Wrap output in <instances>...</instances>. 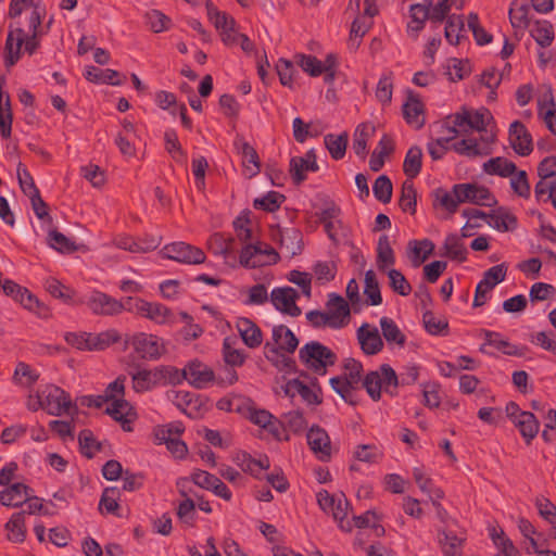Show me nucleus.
<instances>
[{"label":"nucleus","instance_id":"obj_25","mask_svg":"<svg viewBox=\"0 0 556 556\" xmlns=\"http://www.w3.org/2000/svg\"><path fill=\"white\" fill-rule=\"evenodd\" d=\"M233 462L242 471L248 472L255 478H260L262 472L270 467L269 458L266 455L255 459L245 452H238L233 457Z\"/></svg>","mask_w":556,"mask_h":556},{"label":"nucleus","instance_id":"obj_29","mask_svg":"<svg viewBox=\"0 0 556 556\" xmlns=\"http://www.w3.org/2000/svg\"><path fill=\"white\" fill-rule=\"evenodd\" d=\"M33 490L21 482L14 483L0 492V504L7 507H20L28 500Z\"/></svg>","mask_w":556,"mask_h":556},{"label":"nucleus","instance_id":"obj_13","mask_svg":"<svg viewBox=\"0 0 556 556\" xmlns=\"http://www.w3.org/2000/svg\"><path fill=\"white\" fill-rule=\"evenodd\" d=\"M495 140L494 131H485L480 139L466 138L453 144V150L467 157L485 156L492 152L491 144Z\"/></svg>","mask_w":556,"mask_h":556},{"label":"nucleus","instance_id":"obj_7","mask_svg":"<svg viewBox=\"0 0 556 556\" xmlns=\"http://www.w3.org/2000/svg\"><path fill=\"white\" fill-rule=\"evenodd\" d=\"M77 304H85L92 314L100 316H115L128 307L127 298L119 301L102 291L92 290L89 294L77 300Z\"/></svg>","mask_w":556,"mask_h":556},{"label":"nucleus","instance_id":"obj_35","mask_svg":"<svg viewBox=\"0 0 556 556\" xmlns=\"http://www.w3.org/2000/svg\"><path fill=\"white\" fill-rule=\"evenodd\" d=\"M513 424L519 430L522 439L527 444L532 442L540 430V422L535 415L531 412L519 415V418Z\"/></svg>","mask_w":556,"mask_h":556},{"label":"nucleus","instance_id":"obj_6","mask_svg":"<svg viewBox=\"0 0 556 556\" xmlns=\"http://www.w3.org/2000/svg\"><path fill=\"white\" fill-rule=\"evenodd\" d=\"M492 122L493 116L485 108H480L478 110L463 108L459 112L448 116V123H453L455 126L460 127V130L466 132L469 130H477L482 135H485V131H493L488 128Z\"/></svg>","mask_w":556,"mask_h":556},{"label":"nucleus","instance_id":"obj_58","mask_svg":"<svg viewBox=\"0 0 556 556\" xmlns=\"http://www.w3.org/2000/svg\"><path fill=\"white\" fill-rule=\"evenodd\" d=\"M465 33L464 21L460 15L447 17L445 38L451 45H458Z\"/></svg>","mask_w":556,"mask_h":556},{"label":"nucleus","instance_id":"obj_57","mask_svg":"<svg viewBox=\"0 0 556 556\" xmlns=\"http://www.w3.org/2000/svg\"><path fill=\"white\" fill-rule=\"evenodd\" d=\"M184 431L185 427L182 422L174 421L163 426L155 427L153 434L155 442L157 444H163L164 441H168L169 439L180 437V434Z\"/></svg>","mask_w":556,"mask_h":556},{"label":"nucleus","instance_id":"obj_53","mask_svg":"<svg viewBox=\"0 0 556 556\" xmlns=\"http://www.w3.org/2000/svg\"><path fill=\"white\" fill-rule=\"evenodd\" d=\"M365 286L364 294L367 298L369 305H379L382 302V296L379 288V283L374 270L369 269L365 273Z\"/></svg>","mask_w":556,"mask_h":556},{"label":"nucleus","instance_id":"obj_43","mask_svg":"<svg viewBox=\"0 0 556 556\" xmlns=\"http://www.w3.org/2000/svg\"><path fill=\"white\" fill-rule=\"evenodd\" d=\"M395 263L394 251L390 244L388 236L383 235L379 238L377 244V267L384 273Z\"/></svg>","mask_w":556,"mask_h":556},{"label":"nucleus","instance_id":"obj_31","mask_svg":"<svg viewBox=\"0 0 556 556\" xmlns=\"http://www.w3.org/2000/svg\"><path fill=\"white\" fill-rule=\"evenodd\" d=\"M431 0H422V2L409 5L410 22L407 26L409 31L418 34L424 28L426 21H431Z\"/></svg>","mask_w":556,"mask_h":556},{"label":"nucleus","instance_id":"obj_9","mask_svg":"<svg viewBox=\"0 0 556 556\" xmlns=\"http://www.w3.org/2000/svg\"><path fill=\"white\" fill-rule=\"evenodd\" d=\"M135 352L143 359L156 361L166 353L165 341L153 333L138 332L130 340Z\"/></svg>","mask_w":556,"mask_h":556},{"label":"nucleus","instance_id":"obj_1","mask_svg":"<svg viewBox=\"0 0 556 556\" xmlns=\"http://www.w3.org/2000/svg\"><path fill=\"white\" fill-rule=\"evenodd\" d=\"M27 8H30V12L27 15L28 34L21 26L10 29L8 33L4 47L7 53L5 64L8 66L14 65L20 60L23 47L24 51L31 55L40 46V39L43 35L41 23L46 16V9L40 2H35L34 0H11L8 15L11 18L20 17Z\"/></svg>","mask_w":556,"mask_h":556},{"label":"nucleus","instance_id":"obj_37","mask_svg":"<svg viewBox=\"0 0 556 556\" xmlns=\"http://www.w3.org/2000/svg\"><path fill=\"white\" fill-rule=\"evenodd\" d=\"M488 224L497 231H514L517 228V217L503 208H498L488 215Z\"/></svg>","mask_w":556,"mask_h":556},{"label":"nucleus","instance_id":"obj_55","mask_svg":"<svg viewBox=\"0 0 556 556\" xmlns=\"http://www.w3.org/2000/svg\"><path fill=\"white\" fill-rule=\"evenodd\" d=\"M485 344L495 348L497 351L506 354V355H517L518 348L509 343L506 339H504L498 332L484 330L483 331Z\"/></svg>","mask_w":556,"mask_h":556},{"label":"nucleus","instance_id":"obj_54","mask_svg":"<svg viewBox=\"0 0 556 556\" xmlns=\"http://www.w3.org/2000/svg\"><path fill=\"white\" fill-rule=\"evenodd\" d=\"M464 4V0H439L438 3L431 8V22H443L452 9L462 10Z\"/></svg>","mask_w":556,"mask_h":556},{"label":"nucleus","instance_id":"obj_41","mask_svg":"<svg viewBox=\"0 0 556 556\" xmlns=\"http://www.w3.org/2000/svg\"><path fill=\"white\" fill-rule=\"evenodd\" d=\"M406 122L416 129L425 125L424 104L420 100L409 97L403 106Z\"/></svg>","mask_w":556,"mask_h":556},{"label":"nucleus","instance_id":"obj_16","mask_svg":"<svg viewBox=\"0 0 556 556\" xmlns=\"http://www.w3.org/2000/svg\"><path fill=\"white\" fill-rule=\"evenodd\" d=\"M165 257L185 264H201L205 261L204 252L185 242L167 244L162 250Z\"/></svg>","mask_w":556,"mask_h":556},{"label":"nucleus","instance_id":"obj_27","mask_svg":"<svg viewBox=\"0 0 556 556\" xmlns=\"http://www.w3.org/2000/svg\"><path fill=\"white\" fill-rule=\"evenodd\" d=\"M236 327L244 344L250 349L258 348L263 342L261 328L247 317H239Z\"/></svg>","mask_w":556,"mask_h":556},{"label":"nucleus","instance_id":"obj_10","mask_svg":"<svg viewBox=\"0 0 556 556\" xmlns=\"http://www.w3.org/2000/svg\"><path fill=\"white\" fill-rule=\"evenodd\" d=\"M43 391V410L52 416L70 414L75 406L71 396L63 389L54 384H47Z\"/></svg>","mask_w":556,"mask_h":556},{"label":"nucleus","instance_id":"obj_52","mask_svg":"<svg viewBox=\"0 0 556 556\" xmlns=\"http://www.w3.org/2000/svg\"><path fill=\"white\" fill-rule=\"evenodd\" d=\"M353 455L357 460L369 465L379 463L383 457L381 448L375 444H359Z\"/></svg>","mask_w":556,"mask_h":556},{"label":"nucleus","instance_id":"obj_4","mask_svg":"<svg viewBox=\"0 0 556 556\" xmlns=\"http://www.w3.org/2000/svg\"><path fill=\"white\" fill-rule=\"evenodd\" d=\"M363 386L368 395L374 401H378L382 391L393 393L399 386V377L390 365L383 364L378 370L370 371L365 376Z\"/></svg>","mask_w":556,"mask_h":556},{"label":"nucleus","instance_id":"obj_32","mask_svg":"<svg viewBox=\"0 0 556 556\" xmlns=\"http://www.w3.org/2000/svg\"><path fill=\"white\" fill-rule=\"evenodd\" d=\"M434 244L428 239L410 240L407 245V256L413 267H419L433 252Z\"/></svg>","mask_w":556,"mask_h":556},{"label":"nucleus","instance_id":"obj_51","mask_svg":"<svg viewBox=\"0 0 556 556\" xmlns=\"http://www.w3.org/2000/svg\"><path fill=\"white\" fill-rule=\"evenodd\" d=\"M416 189L413 180H405L402 185V192L399 201L401 210L405 213L415 214L417 201Z\"/></svg>","mask_w":556,"mask_h":556},{"label":"nucleus","instance_id":"obj_34","mask_svg":"<svg viewBox=\"0 0 556 556\" xmlns=\"http://www.w3.org/2000/svg\"><path fill=\"white\" fill-rule=\"evenodd\" d=\"M159 377L160 374L156 367L152 369H140L131 375L132 388L136 392L150 391L161 386Z\"/></svg>","mask_w":556,"mask_h":556},{"label":"nucleus","instance_id":"obj_24","mask_svg":"<svg viewBox=\"0 0 556 556\" xmlns=\"http://www.w3.org/2000/svg\"><path fill=\"white\" fill-rule=\"evenodd\" d=\"M319 166L315 151L308 150L303 156H294L290 160V173L293 181L300 185L306 179L307 172H317Z\"/></svg>","mask_w":556,"mask_h":556},{"label":"nucleus","instance_id":"obj_40","mask_svg":"<svg viewBox=\"0 0 556 556\" xmlns=\"http://www.w3.org/2000/svg\"><path fill=\"white\" fill-rule=\"evenodd\" d=\"M442 255L457 262L466 261L467 249L462 237L456 233L447 235L443 243Z\"/></svg>","mask_w":556,"mask_h":556},{"label":"nucleus","instance_id":"obj_14","mask_svg":"<svg viewBox=\"0 0 556 556\" xmlns=\"http://www.w3.org/2000/svg\"><path fill=\"white\" fill-rule=\"evenodd\" d=\"M456 198L462 203H472L482 206H493L496 200L492 192L484 186L477 184H457L455 185Z\"/></svg>","mask_w":556,"mask_h":556},{"label":"nucleus","instance_id":"obj_63","mask_svg":"<svg viewBox=\"0 0 556 556\" xmlns=\"http://www.w3.org/2000/svg\"><path fill=\"white\" fill-rule=\"evenodd\" d=\"M426 330L432 336H445L448 332V323L443 317H435L433 313L426 312L422 316Z\"/></svg>","mask_w":556,"mask_h":556},{"label":"nucleus","instance_id":"obj_33","mask_svg":"<svg viewBox=\"0 0 556 556\" xmlns=\"http://www.w3.org/2000/svg\"><path fill=\"white\" fill-rule=\"evenodd\" d=\"M379 324L382 336L389 346L404 348L406 336L392 318L383 316L380 318Z\"/></svg>","mask_w":556,"mask_h":556},{"label":"nucleus","instance_id":"obj_48","mask_svg":"<svg viewBox=\"0 0 556 556\" xmlns=\"http://www.w3.org/2000/svg\"><path fill=\"white\" fill-rule=\"evenodd\" d=\"M530 35L541 47H548L554 40V29L547 21H536L530 27Z\"/></svg>","mask_w":556,"mask_h":556},{"label":"nucleus","instance_id":"obj_17","mask_svg":"<svg viewBox=\"0 0 556 556\" xmlns=\"http://www.w3.org/2000/svg\"><path fill=\"white\" fill-rule=\"evenodd\" d=\"M326 313L330 320L331 329H341L350 321L351 309L349 303L337 293H330L328 295Z\"/></svg>","mask_w":556,"mask_h":556},{"label":"nucleus","instance_id":"obj_50","mask_svg":"<svg viewBox=\"0 0 556 556\" xmlns=\"http://www.w3.org/2000/svg\"><path fill=\"white\" fill-rule=\"evenodd\" d=\"M45 288L52 296L62 300L64 303L77 304V301L74 300V291L55 278L47 279Z\"/></svg>","mask_w":556,"mask_h":556},{"label":"nucleus","instance_id":"obj_8","mask_svg":"<svg viewBox=\"0 0 556 556\" xmlns=\"http://www.w3.org/2000/svg\"><path fill=\"white\" fill-rule=\"evenodd\" d=\"M277 261L278 254L274 249L258 240L244 244L239 255V263L245 268H256Z\"/></svg>","mask_w":556,"mask_h":556},{"label":"nucleus","instance_id":"obj_38","mask_svg":"<svg viewBox=\"0 0 556 556\" xmlns=\"http://www.w3.org/2000/svg\"><path fill=\"white\" fill-rule=\"evenodd\" d=\"M538 115L548 130L556 136V104L551 92L538 101Z\"/></svg>","mask_w":556,"mask_h":556},{"label":"nucleus","instance_id":"obj_44","mask_svg":"<svg viewBox=\"0 0 556 556\" xmlns=\"http://www.w3.org/2000/svg\"><path fill=\"white\" fill-rule=\"evenodd\" d=\"M422 165V150L421 148L414 146L408 149L404 162H403V172L406 175V180H413L416 178Z\"/></svg>","mask_w":556,"mask_h":556},{"label":"nucleus","instance_id":"obj_62","mask_svg":"<svg viewBox=\"0 0 556 556\" xmlns=\"http://www.w3.org/2000/svg\"><path fill=\"white\" fill-rule=\"evenodd\" d=\"M295 63L312 77H318L323 74V62L315 55L311 54H296L294 56Z\"/></svg>","mask_w":556,"mask_h":556},{"label":"nucleus","instance_id":"obj_3","mask_svg":"<svg viewBox=\"0 0 556 556\" xmlns=\"http://www.w3.org/2000/svg\"><path fill=\"white\" fill-rule=\"evenodd\" d=\"M127 312L147 318L159 326H173L176 324L175 313L159 302H149L140 298H127Z\"/></svg>","mask_w":556,"mask_h":556},{"label":"nucleus","instance_id":"obj_15","mask_svg":"<svg viewBox=\"0 0 556 556\" xmlns=\"http://www.w3.org/2000/svg\"><path fill=\"white\" fill-rule=\"evenodd\" d=\"M454 520L438 530V544L443 556H462L466 536L452 529Z\"/></svg>","mask_w":556,"mask_h":556},{"label":"nucleus","instance_id":"obj_60","mask_svg":"<svg viewBox=\"0 0 556 556\" xmlns=\"http://www.w3.org/2000/svg\"><path fill=\"white\" fill-rule=\"evenodd\" d=\"M413 477H414L417 485L424 493L429 494L434 500L443 498V496H444L443 491L433 485L432 480L424 473L422 469L417 468V467L414 468Z\"/></svg>","mask_w":556,"mask_h":556},{"label":"nucleus","instance_id":"obj_61","mask_svg":"<svg viewBox=\"0 0 556 556\" xmlns=\"http://www.w3.org/2000/svg\"><path fill=\"white\" fill-rule=\"evenodd\" d=\"M149 28L153 33H162L170 28L172 20L160 10H150L144 15Z\"/></svg>","mask_w":556,"mask_h":556},{"label":"nucleus","instance_id":"obj_56","mask_svg":"<svg viewBox=\"0 0 556 556\" xmlns=\"http://www.w3.org/2000/svg\"><path fill=\"white\" fill-rule=\"evenodd\" d=\"M165 150L176 161L184 163L187 160V154L182 150L178 139V135L174 129H167L164 134Z\"/></svg>","mask_w":556,"mask_h":556},{"label":"nucleus","instance_id":"obj_23","mask_svg":"<svg viewBox=\"0 0 556 556\" xmlns=\"http://www.w3.org/2000/svg\"><path fill=\"white\" fill-rule=\"evenodd\" d=\"M274 239L279 241L280 249L286 256L292 257L302 252L303 235L301 230L295 227L278 229L277 232L274 233Z\"/></svg>","mask_w":556,"mask_h":556},{"label":"nucleus","instance_id":"obj_59","mask_svg":"<svg viewBox=\"0 0 556 556\" xmlns=\"http://www.w3.org/2000/svg\"><path fill=\"white\" fill-rule=\"evenodd\" d=\"M422 393V404L430 408H438L441 404L440 384L434 381L424 382L420 384Z\"/></svg>","mask_w":556,"mask_h":556},{"label":"nucleus","instance_id":"obj_47","mask_svg":"<svg viewBox=\"0 0 556 556\" xmlns=\"http://www.w3.org/2000/svg\"><path fill=\"white\" fill-rule=\"evenodd\" d=\"M5 530L11 542H23L26 535L24 511L14 513L5 523Z\"/></svg>","mask_w":556,"mask_h":556},{"label":"nucleus","instance_id":"obj_26","mask_svg":"<svg viewBox=\"0 0 556 556\" xmlns=\"http://www.w3.org/2000/svg\"><path fill=\"white\" fill-rule=\"evenodd\" d=\"M285 394L289 397L300 395L304 402L309 405H316L321 402L319 390L306 386L299 379H291L282 387Z\"/></svg>","mask_w":556,"mask_h":556},{"label":"nucleus","instance_id":"obj_22","mask_svg":"<svg viewBox=\"0 0 556 556\" xmlns=\"http://www.w3.org/2000/svg\"><path fill=\"white\" fill-rule=\"evenodd\" d=\"M509 143L513 150L520 156H528L533 151L532 136L527 127L519 121L509 126Z\"/></svg>","mask_w":556,"mask_h":556},{"label":"nucleus","instance_id":"obj_42","mask_svg":"<svg viewBox=\"0 0 556 556\" xmlns=\"http://www.w3.org/2000/svg\"><path fill=\"white\" fill-rule=\"evenodd\" d=\"M375 132V127L363 123L359 124L353 135V144L352 149L355 154L362 159H365L367 155V143L368 140L372 137Z\"/></svg>","mask_w":556,"mask_h":556},{"label":"nucleus","instance_id":"obj_5","mask_svg":"<svg viewBox=\"0 0 556 556\" xmlns=\"http://www.w3.org/2000/svg\"><path fill=\"white\" fill-rule=\"evenodd\" d=\"M1 288L3 293L20 303L25 309L34 313L39 318L48 319L51 316L50 308L41 303L27 288L17 285L15 281L5 279Z\"/></svg>","mask_w":556,"mask_h":556},{"label":"nucleus","instance_id":"obj_28","mask_svg":"<svg viewBox=\"0 0 556 556\" xmlns=\"http://www.w3.org/2000/svg\"><path fill=\"white\" fill-rule=\"evenodd\" d=\"M248 418L254 425L267 430L274 437L280 435V421L268 410L255 407L248 408Z\"/></svg>","mask_w":556,"mask_h":556},{"label":"nucleus","instance_id":"obj_12","mask_svg":"<svg viewBox=\"0 0 556 556\" xmlns=\"http://www.w3.org/2000/svg\"><path fill=\"white\" fill-rule=\"evenodd\" d=\"M207 16L211 23L219 31L222 40L227 46L237 43L238 34L235 30L236 21L226 12L219 11L212 2L206 1Z\"/></svg>","mask_w":556,"mask_h":556},{"label":"nucleus","instance_id":"obj_39","mask_svg":"<svg viewBox=\"0 0 556 556\" xmlns=\"http://www.w3.org/2000/svg\"><path fill=\"white\" fill-rule=\"evenodd\" d=\"M482 168L483 172L488 175H494L504 178L513 176L517 170L515 163L503 156H496L488 160L483 164Z\"/></svg>","mask_w":556,"mask_h":556},{"label":"nucleus","instance_id":"obj_46","mask_svg":"<svg viewBox=\"0 0 556 556\" xmlns=\"http://www.w3.org/2000/svg\"><path fill=\"white\" fill-rule=\"evenodd\" d=\"M84 76L91 83L121 85V81L117 79L119 74L111 68L102 70L96 66H87Z\"/></svg>","mask_w":556,"mask_h":556},{"label":"nucleus","instance_id":"obj_45","mask_svg":"<svg viewBox=\"0 0 556 556\" xmlns=\"http://www.w3.org/2000/svg\"><path fill=\"white\" fill-rule=\"evenodd\" d=\"M348 141L349 135L346 132H342L340 135L328 134L324 137L325 147L328 150L330 156L336 161L342 160L344 157Z\"/></svg>","mask_w":556,"mask_h":556},{"label":"nucleus","instance_id":"obj_49","mask_svg":"<svg viewBox=\"0 0 556 556\" xmlns=\"http://www.w3.org/2000/svg\"><path fill=\"white\" fill-rule=\"evenodd\" d=\"M490 538L504 556H520L519 549L514 545L511 540L506 536L502 529H496L495 527L491 528Z\"/></svg>","mask_w":556,"mask_h":556},{"label":"nucleus","instance_id":"obj_20","mask_svg":"<svg viewBox=\"0 0 556 556\" xmlns=\"http://www.w3.org/2000/svg\"><path fill=\"white\" fill-rule=\"evenodd\" d=\"M306 438L309 448L320 462L330 460L332 446L325 429L314 426L308 430Z\"/></svg>","mask_w":556,"mask_h":556},{"label":"nucleus","instance_id":"obj_30","mask_svg":"<svg viewBox=\"0 0 556 556\" xmlns=\"http://www.w3.org/2000/svg\"><path fill=\"white\" fill-rule=\"evenodd\" d=\"M106 413L116 421L121 422L125 431H131V422L135 417L131 405L126 400H115L106 407Z\"/></svg>","mask_w":556,"mask_h":556},{"label":"nucleus","instance_id":"obj_2","mask_svg":"<svg viewBox=\"0 0 556 556\" xmlns=\"http://www.w3.org/2000/svg\"><path fill=\"white\" fill-rule=\"evenodd\" d=\"M302 365L317 375L324 376L338 359L337 354L319 341H309L299 350Z\"/></svg>","mask_w":556,"mask_h":556},{"label":"nucleus","instance_id":"obj_21","mask_svg":"<svg viewBox=\"0 0 556 556\" xmlns=\"http://www.w3.org/2000/svg\"><path fill=\"white\" fill-rule=\"evenodd\" d=\"M184 378L197 389H204L215 380L214 371L200 361H191L182 369Z\"/></svg>","mask_w":556,"mask_h":556},{"label":"nucleus","instance_id":"obj_19","mask_svg":"<svg viewBox=\"0 0 556 556\" xmlns=\"http://www.w3.org/2000/svg\"><path fill=\"white\" fill-rule=\"evenodd\" d=\"M356 339L361 350L366 355H376L384 346L383 339L376 326L363 323L356 330Z\"/></svg>","mask_w":556,"mask_h":556},{"label":"nucleus","instance_id":"obj_64","mask_svg":"<svg viewBox=\"0 0 556 556\" xmlns=\"http://www.w3.org/2000/svg\"><path fill=\"white\" fill-rule=\"evenodd\" d=\"M332 389L348 403H355V386L345 377H332L330 379Z\"/></svg>","mask_w":556,"mask_h":556},{"label":"nucleus","instance_id":"obj_11","mask_svg":"<svg viewBox=\"0 0 556 556\" xmlns=\"http://www.w3.org/2000/svg\"><path fill=\"white\" fill-rule=\"evenodd\" d=\"M271 340L273 344L270 342L265 344L266 357L270 361H273V356L270 354L278 356L279 351L291 354L299 345V340L295 334L285 325H277L273 327Z\"/></svg>","mask_w":556,"mask_h":556},{"label":"nucleus","instance_id":"obj_18","mask_svg":"<svg viewBox=\"0 0 556 556\" xmlns=\"http://www.w3.org/2000/svg\"><path fill=\"white\" fill-rule=\"evenodd\" d=\"M298 298V291L291 287L275 288L270 292V302L275 308L292 317L301 315V308L296 305Z\"/></svg>","mask_w":556,"mask_h":556},{"label":"nucleus","instance_id":"obj_36","mask_svg":"<svg viewBox=\"0 0 556 556\" xmlns=\"http://www.w3.org/2000/svg\"><path fill=\"white\" fill-rule=\"evenodd\" d=\"M340 215L341 210L337 205L330 204L321 211L319 216L328 237L333 241L337 240L338 230L342 227Z\"/></svg>","mask_w":556,"mask_h":556}]
</instances>
